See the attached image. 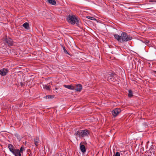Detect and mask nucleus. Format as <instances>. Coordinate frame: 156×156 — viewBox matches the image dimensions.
<instances>
[{
	"label": "nucleus",
	"instance_id": "f257e3e1",
	"mask_svg": "<svg viewBox=\"0 0 156 156\" xmlns=\"http://www.w3.org/2000/svg\"><path fill=\"white\" fill-rule=\"evenodd\" d=\"M90 133V130L86 129L83 130H78L75 132L74 135L76 137L81 138L85 137H88Z\"/></svg>",
	"mask_w": 156,
	"mask_h": 156
},
{
	"label": "nucleus",
	"instance_id": "f03ea898",
	"mask_svg": "<svg viewBox=\"0 0 156 156\" xmlns=\"http://www.w3.org/2000/svg\"><path fill=\"white\" fill-rule=\"evenodd\" d=\"M133 39L132 37L129 34H127L125 32H122L121 34V43L130 41Z\"/></svg>",
	"mask_w": 156,
	"mask_h": 156
},
{
	"label": "nucleus",
	"instance_id": "7ed1b4c3",
	"mask_svg": "<svg viewBox=\"0 0 156 156\" xmlns=\"http://www.w3.org/2000/svg\"><path fill=\"white\" fill-rule=\"evenodd\" d=\"M69 24L74 25L76 24V26L80 27L81 25V23L80 20H67Z\"/></svg>",
	"mask_w": 156,
	"mask_h": 156
},
{
	"label": "nucleus",
	"instance_id": "20e7f679",
	"mask_svg": "<svg viewBox=\"0 0 156 156\" xmlns=\"http://www.w3.org/2000/svg\"><path fill=\"white\" fill-rule=\"evenodd\" d=\"M5 45H7L9 46H12L13 44V41L9 37L6 38L4 40Z\"/></svg>",
	"mask_w": 156,
	"mask_h": 156
},
{
	"label": "nucleus",
	"instance_id": "39448f33",
	"mask_svg": "<svg viewBox=\"0 0 156 156\" xmlns=\"http://www.w3.org/2000/svg\"><path fill=\"white\" fill-rule=\"evenodd\" d=\"M121 112L119 108H116L113 110L112 112V114L114 117L116 116Z\"/></svg>",
	"mask_w": 156,
	"mask_h": 156
},
{
	"label": "nucleus",
	"instance_id": "423d86ee",
	"mask_svg": "<svg viewBox=\"0 0 156 156\" xmlns=\"http://www.w3.org/2000/svg\"><path fill=\"white\" fill-rule=\"evenodd\" d=\"M149 153H151L153 156H155L156 155V147H154L153 146L150 147V149L148 150Z\"/></svg>",
	"mask_w": 156,
	"mask_h": 156
},
{
	"label": "nucleus",
	"instance_id": "0eeeda50",
	"mask_svg": "<svg viewBox=\"0 0 156 156\" xmlns=\"http://www.w3.org/2000/svg\"><path fill=\"white\" fill-rule=\"evenodd\" d=\"M80 19L78 16L74 14H69L68 16H67L66 20H78Z\"/></svg>",
	"mask_w": 156,
	"mask_h": 156
},
{
	"label": "nucleus",
	"instance_id": "6e6552de",
	"mask_svg": "<svg viewBox=\"0 0 156 156\" xmlns=\"http://www.w3.org/2000/svg\"><path fill=\"white\" fill-rule=\"evenodd\" d=\"M8 70L7 69L3 68L0 70V75L4 76H5L8 72Z\"/></svg>",
	"mask_w": 156,
	"mask_h": 156
},
{
	"label": "nucleus",
	"instance_id": "1a4fd4ad",
	"mask_svg": "<svg viewBox=\"0 0 156 156\" xmlns=\"http://www.w3.org/2000/svg\"><path fill=\"white\" fill-rule=\"evenodd\" d=\"M15 156H21L20 151L19 149H15L12 153Z\"/></svg>",
	"mask_w": 156,
	"mask_h": 156
},
{
	"label": "nucleus",
	"instance_id": "9d476101",
	"mask_svg": "<svg viewBox=\"0 0 156 156\" xmlns=\"http://www.w3.org/2000/svg\"><path fill=\"white\" fill-rule=\"evenodd\" d=\"M82 89V86L80 84H77L76 85V88H75V90L76 91L80 92Z\"/></svg>",
	"mask_w": 156,
	"mask_h": 156
},
{
	"label": "nucleus",
	"instance_id": "9b49d317",
	"mask_svg": "<svg viewBox=\"0 0 156 156\" xmlns=\"http://www.w3.org/2000/svg\"><path fill=\"white\" fill-rule=\"evenodd\" d=\"M34 144L36 146V147L39 145L40 144V141L39 140V138L38 137H36L34 139Z\"/></svg>",
	"mask_w": 156,
	"mask_h": 156
},
{
	"label": "nucleus",
	"instance_id": "f8f14e48",
	"mask_svg": "<svg viewBox=\"0 0 156 156\" xmlns=\"http://www.w3.org/2000/svg\"><path fill=\"white\" fill-rule=\"evenodd\" d=\"M114 37L115 39L118 42L121 43V36L118 34H115L114 35Z\"/></svg>",
	"mask_w": 156,
	"mask_h": 156
},
{
	"label": "nucleus",
	"instance_id": "ddd939ff",
	"mask_svg": "<svg viewBox=\"0 0 156 156\" xmlns=\"http://www.w3.org/2000/svg\"><path fill=\"white\" fill-rule=\"evenodd\" d=\"M8 148H9L10 151L12 153L13 151H14V150H15L16 149L15 147L12 144H9L8 145Z\"/></svg>",
	"mask_w": 156,
	"mask_h": 156
},
{
	"label": "nucleus",
	"instance_id": "4468645a",
	"mask_svg": "<svg viewBox=\"0 0 156 156\" xmlns=\"http://www.w3.org/2000/svg\"><path fill=\"white\" fill-rule=\"evenodd\" d=\"M81 143L80 144V149L81 151L83 153H84L86 152V149L85 146L81 144Z\"/></svg>",
	"mask_w": 156,
	"mask_h": 156
},
{
	"label": "nucleus",
	"instance_id": "2eb2a0df",
	"mask_svg": "<svg viewBox=\"0 0 156 156\" xmlns=\"http://www.w3.org/2000/svg\"><path fill=\"white\" fill-rule=\"evenodd\" d=\"M63 86L66 88L71 90H75V87L71 85H64Z\"/></svg>",
	"mask_w": 156,
	"mask_h": 156
},
{
	"label": "nucleus",
	"instance_id": "dca6fc26",
	"mask_svg": "<svg viewBox=\"0 0 156 156\" xmlns=\"http://www.w3.org/2000/svg\"><path fill=\"white\" fill-rule=\"evenodd\" d=\"M23 26L26 29H29V25L28 23L26 22L23 25Z\"/></svg>",
	"mask_w": 156,
	"mask_h": 156
},
{
	"label": "nucleus",
	"instance_id": "f3484780",
	"mask_svg": "<svg viewBox=\"0 0 156 156\" xmlns=\"http://www.w3.org/2000/svg\"><path fill=\"white\" fill-rule=\"evenodd\" d=\"M47 1L52 5H55L56 4V2L55 0H47Z\"/></svg>",
	"mask_w": 156,
	"mask_h": 156
},
{
	"label": "nucleus",
	"instance_id": "a211bd4d",
	"mask_svg": "<svg viewBox=\"0 0 156 156\" xmlns=\"http://www.w3.org/2000/svg\"><path fill=\"white\" fill-rule=\"evenodd\" d=\"M50 86H48L47 85H43V87L44 89H45L47 90H49L50 89Z\"/></svg>",
	"mask_w": 156,
	"mask_h": 156
},
{
	"label": "nucleus",
	"instance_id": "6ab92c4d",
	"mask_svg": "<svg viewBox=\"0 0 156 156\" xmlns=\"http://www.w3.org/2000/svg\"><path fill=\"white\" fill-rule=\"evenodd\" d=\"M129 92V94H128V97H131L133 96V93L132 90H129L128 91Z\"/></svg>",
	"mask_w": 156,
	"mask_h": 156
},
{
	"label": "nucleus",
	"instance_id": "aec40b11",
	"mask_svg": "<svg viewBox=\"0 0 156 156\" xmlns=\"http://www.w3.org/2000/svg\"><path fill=\"white\" fill-rule=\"evenodd\" d=\"M63 52L66 54H68L69 55H70L69 54V52L66 51V50L65 48L64 47H63Z\"/></svg>",
	"mask_w": 156,
	"mask_h": 156
},
{
	"label": "nucleus",
	"instance_id": "412c9836",
	"mask_svg": "<svg viewBox=\"0 0 156 156\" xmlns=\"http://www.w3.org/2000/svg\"><path fill=\"white\" fill-rule=\"evenodd\" d=\"M86 17V18L90 20H96V19L94 18L93 17H92L89 16H87L86 17Z\"/></svg>",
	"mask_w": 156,
	"mask_h": 156
},
{
	"label": "nucleus",
	"instance_id": "4be33fe9",
	"mask_svg": "<svg viewBox=\"0 0 156 156\" xmlns=\"http://www.w3.org/2000/svg\"><path fill=\"white\" fill-rule=\"evenodd\" d=\"M152 154L151 153H149L148 151H147L146 154L148 156H153Z\"/></svg>",
	"mask_w": 156,
	"mask_h": 156
},
{
	"label": "nucleus",
	"instance_id": "5701e85b",
	"mask_svg": "<svg viewBox=\"0 0 156 156\" xmlns=\"http://www.w3.org/2000/svg\"><path fill=\"white\" fill-rule=\"evenodd\" d=\"M113 156H120V153L119 152H116L115 154H114Z\"/></svg>",
	"mask_w": 156,
	"mask_h": 156
},
{
	"label": "nucleus",
	"instance_id": "b1692460",
	"mask_svg": "<svg viewBox=\"0 0 156 156\" xmlns=\"http://www.w3.org/2000/svg\"><path fill=\"white\" fill-rule=\"evenodd\" d=\"M24 150V148L23 147H21L20 148V153H22L23 151Z\"/></svg>",
	"mask_w": 156,
	"mask_h": 156
},
{
	"label": "nucleus",
	"instance_id": "393cba45",
	"mask_svg": "<svg viewBox=\"0 0 156 156\" xmlns=\"http://www.w3.org/2000/svg\"><path fill=\"white\" fill-rule=\"evenodd\" d=\"M149 42V41L148 40H146L144 41V43L147 44H148Z\"/></svg>",
	"mask_w": 156,
	"mask_h": 156
},
{
	"label": "nucleus",
	"instance_id": "a878e982",
	"mask_svg": "<svg viewBox=\"0 0 156 156\" xmlns=\"http://www.w3.org/2000/svg\"><path fill=\"white\" fill-rule=\"evenodd\" d=\"M149 2H156V0H150Z\"/></svg>",
	"mask_w": 156,
	"mask_h": 156
},
{
	"label": "nucleus",
	"instance_id": "bb28decb",
	"mask_svg": "<svg viewBox=\"0 0 156 156\" xmlns=\"http://www.w3.org/2000/svg\"><path fill=\"white\" fill-rule=\"evenodd\" d=\"M109 75L111 76V77L113 76L114 75V74L112 73H111L110 74H109Z\"/></svg>",
	"mask_w": 156,
	"mask_h": 156
},
{
	"label": "nucleus",
	"instance_id": "cd10ccee",
	"mask_svg": "<svg viewBox=\"0 0 156 156\" xmlns=\"http://www.w3.org/2000/svg\"><path fill=\"white\" fill-rule=\"evenodd\" d=\"M48 99H49V98H52V96L51 95H48Z\"/></svg>",
	"mask_w": 156,
	"mask_h": 156
},
{
	"label": "nucleus",
	"instance_id": "c85d7f7f",
	"mask_svg": "<svg viewBox=\"0 0 156 156\" xmlns=\"http://www.w3.org/2000/svg\"><path fill=\"white\" fill-rule=\"evenodd\" d=\"M95 21H96L97 22H99V23H101V20H95Z\"/></svg>",
	"mask_w": 156,
	"mask_h": 156
},
{
	"label": "nucleus",
	"instance_id": "c756f323",
	"mask_svg": "<svg viewBox=\"0 0 156 156\" xmlns=\"http://www.w3.org/2000/svg\"><path fill=\"white\" fill-rule=\"evenodd\" d=\"M20 85L21 86H23V84L22 83H20Z\"/></svg>",
	"mask_w": 156,
	"mask_h": 156
},
{
	"label": "nucleus",
	"instance_id": "7c9ffc66",
	"mask_svg": "<svg viewBox=\"0 0 156 156\" xmlns=\"http://www.w3.org/2000/svg\"><path fill=\"white\" fill-rule=\"evenodd\" d=\"M153 72L155 74H156V71H154Z\"/></svg>",
	"mask_w": 156,
	"mask_h": 156
},
{
	"label": "nucleus",
	"instance_id": "2f4dec72",
	"mask_svg": "<svg viewBox=\"0 0 156 156\" xmlns=\"http://www.w3.org/2000/svg\"><path fill=\"white\" fill-rule=\"evenodd\" d=\"M55 89H56V90H57V87H55Z\"/></svg>",
	"mask_w": 156,
	"mask_h": 156
},
{
	"label": "nucleus",
	"instance_id": "473e14b6",
	"mask_svg": "<svg viewBox=\"0 0 156 156\" xmlns=\"http://www.w3.org/2000/svg\"><path fill=\"white\" fill-rule=\"evenodd\" d=\"M86 21H87V22H88V20H86Z\"/></svg>",
	"mask_w": 156,
	"mask_h": 156
}]
</instances>
